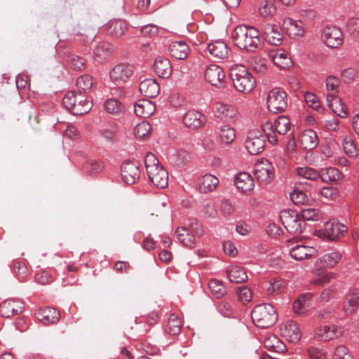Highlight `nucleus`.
Returning <instances> with one entry per match:
<instances>
[{
	"mask_svg": "<svg viewBox=\"0 0 359 359\" xmlns=\"http://www.w3.org/2000/svg\"><path fill=\"white\" fill-rule=\"evenodd\" d=\"M231 37L234 45L240 49L255 51L261 47L259 32L254 27L238 25L234 29Z\"/></svg>",
	"mask_w": 359,
	"mask_h": 359,
	"instance_id": "obj_1",
	"label": "nucleus"
},
{
	"mask_svg": "<svg viewBox=\"0 0 359 359\" xmlns=\"http://www.w3.org/2000/svg\"><path fill=\"white\" fill-rule=\"evenodd\" d=\"M229 76L235 89L241 93H250L256 86V81L243 65H236L229 69Z\"/></svg>",
	"mask_w": 359,
	"mask_h": 359,
	"instance_id": "obj_2",
	"label": "nucleus"
},
{
	"mask_svg": "<svg viewBox=\"0 0 359 359\" xmlns=\"http://www.w3.org/2000/svg\"><path fill=\"white\" fill-rule=\"evenodd\" d=\"M65 107L74 115H83L88 113L93 107V102L84 93L68 92L63 98Z\"/></svg>",
	"mask_w": 359,
	"mask_h": 359,
	"instance_id": "obj_3",
	"label": "nucleus"
},
{
	"mask_svg": "<svg viewBox=\"0 0 359 359\" xmlns=\"http://www.w3.org/2000/svg\"><path fill=\"white\" fill-rule=\"evenodd\" d=\"M255 325L261 328H269L273 325L278 319L275 308L270 304L256 306L251 313Z\"/></svg>",
	"mask_w": 359,
	"mask_h": 359,
	"instance_id": "obj_4",
	"label": "nucleus"
},
{
	"mask_svg": "<svg viewBox=\"0 0 359 359\" xmlns=\"http://www.w3.org/2000/svg\"><path fill=\"white\" fill-rule=\"evenodd\" d=\"M291 128L290 119L286 116H280L276 119L273 123L266 121L262 124V128L270 144L275 145L278 143L277 132L280 135L286 134Z\"/></svg>",
	"mask_w": 359,
	"mask_h": 359,
	"instance_id": "obj_5",
	"label": "nucleus"
},
{
	"mask_svg": "<svg viewBox=\"0 0 359 359\" xmlns=\"http://www.w3.org/2000/svg\"><path fill=\"white\" fill-rule=\"evenodd\" d=\"M280 219L285 229L290 233L298 234L303 231L305 223L297 212L290 210L280 212Z\"/></svg>",
	"mask_w": 359,
	"mask_h": 359,
	"instance_id": "obj_6",
	"label": "nucleus"
},
{
	"mask_svg": "<svg viewBox=\"0 0 359 359\" xmlns=\"http://www.w3.org/2000/svg\"><path fill=\"white\" fill-rule=\"evenodd\" d=\"M267 106L270 111L277 114L284 111L287 107V96L280 88H274L268 93Z\"/></svg>",
	"mask_w": 359,
	"mask_h": 359,
	"instance_id": "obj_7",
	"label": "nucleus"
},
{
	"mask_svg": "<svg viewBox=\"0 0 359 359\" xmlns=\"http://www.w3.org/2000/svg\"><path fill=\"white\" fill-rule=\"evenodd\" d=\"M134 72L133 66L128 63L116 65L109 72V78L111 83L120 86L128 82Z\"/></svg>",
	"mask_w": 359,
	"mask_h": 359,
	"instance_id": "obj_8",
	"label": "nucleus"
},
{
	"mask_svg": "<svg viewBox=\"0 0 359 359\" xmlns=\"http://www.w3.org/2000/svg\"><path fill=\"white\" fill-rule=\"evenodd\" d=\"M265 137L257 130H250L246 136L245 147L252 155H257L262 153L265 147Z\"/></svg>",
	"mask_w": 359,
	"mask_h": 359,
	"instance_id": "obj_9",
	"label": "nucleus"
},
{
	"mask_svg": "<svg viewBox=\"0 0 359 359\" xmlns=\"http://www.w3.org/2000/svg\"><path fill=\"white\" fill-rule=\"evenodd\" d=\"M254 175L259 184H268L273 178L274 169L268 160L264 159L255 164Z\"/></svg>",
	"mask_w": 359,
	"mask_h": 359,
	"instance_id": "obj_10",
	"label": "nucleus"
},
{
	"mask_svg": "<svg viewBox=\"0 0 359 359\" xmlns=\"http://www.w3.org/2000/svg\"><path fill=\"white\" fill-rule=\"evenodd\" d=\"M215 111L216 116L225 123H234L240 118L238 109L232 104L217 103Z\"/></svg>",
	"mask_w": 359,
	"mask_h": 359,
	"instance_id": "obj_11",
	"label": "nucleus"
},
{
	"mask_svg": "<svg viewBox=\"0 0 359 359\" xmlns=\"http://www.w3.org/2000/svg\"><path fill=\"white\" fill-rule=\"evenodd\" d=\"M346 230L347 227L345 225L340 222L330 220L325 224L323 229L318 231V236L330 241H334L340 236H342Z\"/></svg>",
	"mask_w": 359,
	"mask_h": 359,
	"instance_id": "obj_12",
	"label": "nucleus"
},
{
	"mask_svg": "<svg viewBox=\"0 0 359 359\" xmlns=\"http://www.w3.org/2000/svg\"><path fill=\"white\" fill-rule=\"evenodd\" d=\"M322 39L325 44L331 48H339L344 41L342 32L335 26H328L323 29Z\"/></svg>",
	"mask_w": 359,
	"mask_h": 359,
	"instance_id": "obj_13",
	"label": "nucleus"
},
{
	"mask_svg": "<svg viewBox=\"0 0 359 359\" xmlns=\"http://www.w3.org/2000/svg\"><path fill=\"white\" fill-rule=\"evenodd\" d=\"M123 180L128 184H133L139 179L140 170L137 162L127 161L121 168Z\"/></svg>",
	"mask_w": 359,
	"mask_h": 359,
	"instance_id": "obj_14",
	"label": "nucleus"
},
{
	"mask_svg": "<svg viewBox=\"0 0 359 359\" xmlns=\"http://www.w3.org/2000/svg\"><path fill=\"white\" fill-rule=\"evenodd\" d=\"M23 302L19 299H6L0 304V314L4 318H10L13 316L20 314L23 311Z\"/></svg>",
	"mask_w": 359,
	"mask_h": 359,
	"instance_id": "obj_15",
	"label": "nucleus"
},
{
	"mask_svg": "<svg viewBox=\"0 0 359 359\" xmlns=\"http://www.w3.org/2000/svg\"><path fill=\"white\" fill-rule=\"evenodd\" d=\"M281 335L290 343H297L302 337V332L297 324L292 320H287L281 325Z\"/></svg>",
	"mask_w": 359,
	"mask_h": 359,
	"instance_id": "obj_16",
	"label": "nucleus"
},
{
	"mask_svg": "<svg viewBox=\"0 0 359 359\" xmlns=\"http://www.w3.org/2000/svg\"><path fill=\"white\" fill-rule=\"evenodd\" d=\"M205 79L211 85L217 87L224 83L225 74L219 66L212 64L210 65L205 69Z\"/></svg>",
	"mask_w": 359,
	"mask_h": 359,
	"instance_id": "obj_17",
	"label": "nucleus"
},
{
	"mask_svg": "<svg viewBox=\"0 0 359 359\" xmlns=\"http://www.w3.org/2000/svg\"><path fill=\"white\" fill-rule=\"evenodd\" d=\"M205 116L195 109L189 110L183 116L184 126L191 129L200 128L205 125Z\"/></svg>",
	"mask_w": 359,
	"mask_h": 359,
	"instance_id": "obj_18",
	"label": "nucleus"
},
{
	"mask_svg": "<svg viewBox=\"0 0 359 359\" xmlns=\"http://www.w3.org/2000/svg\"><path fill=\"white\" fill-rule=\"evenodd\" d=\"M147 174L149 180L156 187L163 189L168 186V173L162 165L151 170Z\"/></svg>",
	"mask_w": 359,
	"mask_h": 359,
	"instance_id": "obj_19",
	"label": "nucleus"
},
{
	"mask_svg": "<svg viewBox=\"0 0 359 359\" xmlns=\"http://www.w3.org/2000/svg\"><path fill=\"white\" fill-rule=\"evenodd\" d=\"M104 29L107 33L113 37H121L128 30L127 22L121 19H113L104 25Z\"/></svg>",
	"mask_w": 359,
	"mask_h": 359,
	"instance_id": "obj_20",
	"label": "nucleus"
},
{
	"mask_svg": "<svg viewBox=\"0 0 359 359\" xmlns=\"http://www.w3.org/2000/svg\"><path fill=\"white\" fill-rule=\"evenodd\" d=\"M36 317L42 323L49 325L57 323L60 320V314L55 309L46 306L38 311Z\"/></svg>",
	"mask_w": 359,
	"mask_h": 359,
	"instance_id": "obj_21",
	"label": "nucleus"
},
{
	"mask_svg": "<svg viewBox=\"0 0 359 359\" xmlns=\"http://www.w3.org/2000/svg\"><path fill=\"white\" fill-rule=\"evenodd\" d=\"M263 32L266 40L273 46H279L283 42V34L278 25L268 23L264 26Z\"/></svg>",
	"mask_w": 359,
	"mask_h": 359,
	"instance_id": "obj_22",
	"label": "nucleus"
},
{
	"mask_svg": "<svg viewBox=\"0 0 359 359\" xmlns=\"http://www.w3.org/2000/svg\"><path fill=\"white\" fill-rule=\"evenodd\" d=\"M299 143L305 150H312L318 144V137L316 133L311 130H304L299 137Z\"/></svg>",
	"mask_w": 359,
	"mask_h": 359,
	"instance_id": "obj_23",
	"label": "nucleus"
},
{
	"mask_svg": "<svg viewBox=\"0 0 359 359\" xmlns=\"http://www.w3.org/2000/svg\"><path fill=\"white\" fill-rule=\"evenodd\" d=\"M156 110L154 102L147 99L137 100L134 104L135 114L141 118H148L151 116Z\"/></svg>",
	"mask_w": 359,
	"mask_h": 359,
	"instance_id": "obj_24",
	"label": "nucleus"
},
{
	"mask_svg": "<svg viewBox=\"0 0 359 359\" xmlns=\"http://www.w3.org/2000/svg\"><path fill=\"white\" fill-rule=\"evenodd\" d=\"M341 334V332L337 326L332 325L319 327L315 334L318 340L327 341L339 337Z\"/></svg>",
	"mask_w": 359,
	"mask_h": 359,
	"instance_id": "obj_25",
	"label": "nucleus"
},
{
	"mask_svg": "<svg viewBox=\"0 0 359 359\" xmlns=\"http://www.w3.org/2000/svg\"><path fill=\"white\" fill-rule=\"evenodd\" d=\"M234 183L236 188L245 194L252 191L255 187L252 176L245 172L237 174L235 177Z\"/></svg>",
	"mask_w": 359,
	"mask_h": 359,
	"instance_id": "obj_26",
	"label": "nucleus"
},
{
	"mask_svg": "<svg viewBox=\"0 0 359 359\" xmlns=\"http://www.w3.org/2000/svg\"><path fill=\"white\" fill-rule=\"evenodd\" d=\"M113 50L112 44L107 41H102L93 49L94 59L98 62H104L110 57Z\"/></svg>",
	"mask_w": 359,
	"mask_h": 359,
	"instance_id": "obj_27",
	"label": "nucleus"
},
{
	"mask_svg": "<svg viewBox=\"0 0 359 359\" xmlns=\"http://www.w3.org/2000/svg\"><path fill=\"white\" fill-rule=\"evenodd\" d=\"M283 27L291 38L302 36L304 34L303 23L287 18L283 20Z\"/></svg>",
	"mask_w": 359,
	"mask_h": 359,
	"instance_id": "obj_28",
	"label": "nucleus"
},
{
	"mask_svg": "<svg viewBox=\"0 0 359 359\" xmlns=\"http://www.w3.org/2000/svg\"><path fill=\"white\" fill-rule=\"evenodd\" d=\"M189 51L188 44L183 41H173L169 46L170 55L177 60H185Z\"/></svg>",
	"mask_w": 359,
	"mask_h": 359,
	"instance_id": "obj_29",
	"label": "nucleus"
},
{
	"mask_svg": "<svg viewBox=\"0 0 359 359\" xmlns=\"http://www.w3.org/2000/svg\"><path fill=\"white\" fill-rule=\"evenodd\" d=\"M289 252L292 258L301 261L314 256L316 250L311 246L296 245L290 249Z\"/></svg>",
	"mask_w": 359,
	"mask_h": 359,
	"instance_id": "obj_30",
	"label": "nucleus"
},
{
	"mask_svg": "<svg viewBox=\"0 0 359 359\" xmlns=\"http://www.w3.org/2000/svg\"><path fill=\"white\" fill-rule=\"evenodd\" d=\"M219 180L217 177L205 174L198 180L197 187L201 193H208L214 191L219 184Z\"/></svg>",
	"mask_w": 359,
	"mask_h": 359,
	"instance_id": "obj_31",
	"label": "nucleus"
},
{
	"mask_svg": "<svg viewBox=\"0 0 359 359\" xmlns=\"http://www.w3.org/2000/svg\"><path fill=\"white\" fill-rule=\"evenodd\" d=\"M210 54L217 59H224L228 56L229 48L227 44L222 40H216L207 46Z\"/></svg>",
	"mask_w": 359,
	"mask_h": 359,
	"instance_id": "obj_32",
	"label": "nucleus"
},
{
	"mask_svg": "<svg viewBox=\"0 0 359 359\" xmlns=\"http://www.w3.org/2000/svg\"><path fill=\"white\" fill-rule=\"evenodd\" d=\"M139 90L145 97H155L160 92V86L154 79H147L140 83Z\"/></svg>",
	"mask_w": 359,
	"mask_h": 359,
	"instance_id": "obj_33",
	"label": "nucleus"
},
{
	"mask_svg": "<svg viewBox=\"0 0 359 359\" xmlns=\"http://www.w3.org/2000/svg\"><path fill=\"white\" fill-rule=\"evenodd\" d=\"M154 69L156 74L161 78H168L172 70L170 60L163 56H159L155 60Z\"/></svg>",
	"mask_w": 359,
	"mask_h": 359,
	"instance_id": "obj_34",
	"label": "nucleus"
},
{
	"mask_svg": "<svg viewBox=\"0 0 359 359\" xmlns=\"http://www.w3.org/2000/svg\"><path fill=\"white\" fill-rule=\"evenodd\" d=\"M217 134L219 142L224 145H230L236 140V130L229 125H222L217 128Z\"/></svg>",
	"mask_w": 359,
	"mask_h": 359,
	"instance_id": "obj_35",
	"label": "nucleus"
},
{
	"mask_svg": "<svg viewBox=\"0 0 359 359\" xmlns=\"http://www.w3.org/2000/svg\"><path fill=\"white\" fill-rule=\"evenodd\" d=\"M273 63L280 69H287L292 65V60L289 54L284 50H277L271 53Z\"/></svg>",
	"mask_w": 359,
	"mask_h": 359,
	"instance_id": "obj_36",
	"label": "nucleus"
},
{
	"mask_svg": "<svg viewBox=\"0 0 359 359\" xmlns=\"http://www.w3.org/2000/svg\"><path fill=\"white\" fill-rule=\"evenodd\" d=\"M177 241L184 246L193 248L195 247L196 239L190 231L184 226H179L176 231Z\"/></svg>",
	"mask_w": 359,
	"mask_h": 359,
	"instance_id": "obj_37",
	"label": "nucleus"
},
{
	"mask_svg": "<svg viewBox=\"0 0 359 359\" xmlns=\"http://www.w3.org/2000/svg\"><path fill=\"white\" fill-rule=\"evenodd\" d=\"M104 108L107 113L116 116H121L125 112V106L117 99L110 98L107 100Z\"/></svg>",
	"mask_w": 359,
	"mask_h": 359,
	"instance_id": "obj_38",
	"label": "nucleus"
},
{
	"mask_svg": "<svg viewBox=\"0 0 359 359\" xmlns=\"http://www.w3.org/2000/svg\"><path fill=\"white\" fill-rule=\"evenodd\" d=\"M104 163L102 161L91 159L86 161L82 165V170L88 175L95 176L102 172Z\"/></svg>",
	"mask_w": 359,
	"mask_h": 359,
	"instance_id": "obj_39",
	"label": "nucleus"
},
{
	"mask_svg": "<svg viewBox=\"0 0 359 359\" xmlns=\"http://www.w3.org/2000/svg\"><path fill=\"white\" fill-rule=\"evenodd\" d=\"M95 84L94 78L89 74H83L76 79V86L79 93L86 95Z\"/></svg>",
	"mask_w": 359,
	"mask_h": 359,
	"instance_id": "obj_40",
	"label": "nucleus"
},
{
	"mask_svg": "<svg viewBox=\"0 0 359 359\" xmlns=\"http://www.w3.org/2000/svg\"><path fill=\"white\" fill-rule=\"evenodd\" d=\"M342 258V254L339 251H334L325 254L320 259L321 266L324 268H334Z\"/></svg>",
	"mask_w": 359,
	"mask_h": 359,
	"instance_id": "obj_41",
	"label": "nucleus"
},
{
	"mask_svg": "<svg viewBox=\"0 0 359 359\" xmlns=\"http://www.w3.org/2000/svg\"><path fill=\"white\" fill-rule=\"evenodd\" d=\"M228 278L231 282L241 283L248 280V276L242 267L232 266L228 269Z\"/></svg>",
	"mask_w": 359,
	"mask_h": 359,
	"instance_id": "obj_42",
	"label": "nucleus"
},
{
	"mask_svg": "<svg viewBox=\"0 0 359 359\" xmlns=\"http://www.w3.org/2000/svg\"><path fill=\"white\" fill-rule=\"evenodd\" d=\"M341 172L336 168L330 167L325 169H322L319 177L322 180L327 183L334 182L339 180L341 178Z\"/></svg>",
	"mask_w": 359,
	"mask_h": 359,
	"instance_id": "obj_43",
	"label": "nucleus"
},
{
	"mask_svg": "<svg viewBox=\"0 0 359 359\" xmlns=\"http://www.w3.org/2000/svg\"><path fill=\"white\" fill-rule=\"evenodd\" d=\"M275 3V0H260L259 6V13L260 15L262 17L273 15L276 12Z\"/></svg>",
	"mask_w": 359,
	"mask_h": 359,
	"instance_id": "obj_44",
	"label": "nucleus"
},
{
	"mask_svg": "<svg viewBox=\"0 0 359 359\" xmlns=\"http://www.w3.org/2000/svg\"><path fill=\"white\" fill-rule=\"evenodd\" d=\"M182 323L175 315L171 314L168 319L166 332L170 335H177L181 332Z\"/></svg>",
	"mask_w": 359,
	"mask_h": 359,
	"instance_id": "obj_45",
	"label": "nucleus"
},
{
	"mask_svg": "<svg viewBox=\"0 0 359 359\" xmlns=\"http://www.w3.org/2000/svg\"><path fill=\"white\" fill-rule=\"evenodd\" d=\"M208 286L212 294L217 299L221 298L226 293V287L219 280H211L209 282Z\"/></svg>",
	"mask_w": 359,
	"mask_h": 359,
	"instance_id": "obj_46",
	"label": "nucleus"
},
{
	"mask_svg": "<svg viewBox=\"0 0 359 359\" xmlns=\"http://www.w3.org/2000/svg\"><path fill=\"white\" fill-rule=\"evenodd\" d=\"M300 217L304 222L318 221L323 217V214L319 209L305 208L300 211Z\"/></svg>",
	"mask_w": 359,
	"mask_h": 359,
	"instance_id": "obj_47",
	"label": "nucleus"
},
{
	"mask_svg": "<svg viewBox=\"0 0 359 359\" xmlns=\"http://www.w3.org/2000/svg\"><path fill=\"white\" fill-rule=\"evenodd\" d=\"M296 175L305 180H316L319 177V173L312 168L301 167L295 169Z\"/></svg>",
	"mask_w": 359,
	"mask_h": 359,
	"instance_id": "obj_48",
	"label": "nucleus"
},
{
	"mask_svg": "<svg viewBox=\"0 0 359 359\" xmlns=\"http://www.w3.org/2000/svg\"><path fill=\"white\" fill-rule=\"evenodd\" d=\"M151 130V126L149 122L143 121L137 123L134 128V135L137 139L141 140L148 136Z\"/></svg>",
	"mask_w": 359,
	"mask_h": 359,
	"instance_id": "obj_49",
	"label": "nucleus"
},
{
	"mask_svg": "<svg viewBox=\"0 0 359 359\" xmlns=\"http://www.w3.org/2000/svg\"><path fill=\"white\" fill-rule=\"evenodd\" d=\"M342 144L344 150L347 156L350 158L357 156L358 149L351 137L345 136L343 139Z\"/></svg>",
	"mask_w": 359,
	"mask_h": 359,
	"instance_id": "obj_50",
	"label": "nucleus"
},
{
	"mask_svg": "<svg viewBox=\"0 0 359 359\" xmlns=\"http://www.w3.org/2000/svg\"><path fill=\"white\" fill-rule=\"evenodd\" d=\"M283 287V281L278 278H275L269 282V286L266 288L268 294L274 295L282 292Z\"/></svg>",
	"mask_w": 359,
	"mask_h": 359,
	"instance_id": "obj_51",
	"label": "nucleus"
},
{
	"mask_svg": "<svg viewBox=\"0 0 359 359\" xmlns=\"http://www.w3.org/2000/svg\"><path fill=\"white\" fill-rule=\"evenodd\" d=\"M158 315L156 313H150L147 318H143L139 323L141 325H142L144 328L140 330V332L142 334H146L149 332L152 325L157 321Z\"/></svg>",
	"mask_w": 359,
	"mask_h": 359,
	"instance_id": "obj_52",
	"label": "nucleus"
},
{
	"mask_svg": "<svg viewBox=\"0 0 359 359\" xmlns=\"http://www.w3.org/2000/svg\"><path fill=\"white\" fill-rule=\"evenodd\" d=\"M359 307V296H351L347 303L344 304V311L346 315H351Z\"/></svg>",
	"mask_w": 359,
	"mask_h": 359,
	"instance_id": "obj_53",
	"label": "nucleus"
},
{
	"mask_svg": "<svg viewBox=\"0 0 359 359\" xmlns=\"http://www.w3.org/2000/svg\"><path fill=\"white\" fill-rule=\"evenodd\" d=\"M334 278V274L332 272H323L319 273L315 278L311 280V284L315 285H324Z\"/></svg>",
	"mask_w": 359,
	"mask_h": 359,
	"instance_id": "obj_54",
	"label": "nucleus"
},
{
	"mask_svg": "<svg viewBox=\"0 0 359 359\" xmlns=\"http://www.w3.org/2000/svg\"><path fill=\"white\" fill-rule=\"evenodd\" d=\"M346 29L350 35L353 37H359V18H349L346 23Z\"/></svg>",
	"mask_w": 359,
	"mask_h": 359,
	"instance_id": "obj_55",
	"label": "nucleus"
},
{
	"mask_svg": "<svg viewBox=\"0 0 359 359\" xmlns=\"http://www.w3.org/2000/svg\"><path fill=\"white\" fill-rule=\"evenodd\" d=\"M13 272L19 279L25 278L28 274V269L26 264L20 261L13 262Z\"/></svg>",
	"mask_w": 359,
	"mask_h": 359,
	"instance_id": "obj_56",
	"label": "nucleus"
},
{
	"mask_svg": "<svg viewBox=\"0 0 359 359\" xmlns=\"http://www.w3.org/2000/svg\"><path fill=\"white\" fill-rule=\"evenodd\" d=\"M340 81L339 79L333 75L328 76L325 79V86L327 92L338 93Z\"/></svg>",
	"mask_w": 359,
	"mask_h": 359,
	"instance_id": "obj_57",
	"label": "nucleus"
},
{
	"mask_svg": "<svg viewBox=\"0 0 359 359\" xmlns=\"http://www.w3.org/2000/svg\"><path fill=\"white\" fill-rule=\"evenodd\" d=\"M144 164L147 173L151 170L161 166L156 156L150 152L147 153L145 156Z\"/></svg>",
	"mask_w": 359,
	"mask_h": 359,
	"instance_id": "obj_58",
	"label": "nucleus"
},
{
	"mask_svg": "<svg viewBox=\"0 0 359 359\" xmlns=\"http://www.w3.org/2000/svg\"><path fill=\"white\" fill-rule=\"evenodd\" d=\"M304 100L308 106L316 111L320 109V104L316 95L312 93L306 92L304 93Z\"/></svg>",
	"mask_w": 359,
	"mask_h": 359,
	"instance_id": "obj_59",
	"label": "nucleus"
},
{
	"mask_svg": "<svg viewBox=\"0 0 359 359\" xmlns=\"http://www.w3.org/2000/svg\"><path fill=\"white\" fill-rule=\"evenodd\" d=\"M332 359H352V356L345 346L339 345L335 348Z\"/></svg>",
	"mask_w": 359,
	"mask_h": 359,
	"instance_id": "obj_60",
	"label": "nucleus"
},
{
	"mask_svg": "<svg viewBox=\"0 0 359 359\" xmlns=\"http://www.w3.org/2000/svg\"><path fill=\"white\" fill-rule=\"evenodd\" d=\"M251 65L254 70L258 73H264L268 69L265 60L261 57H254L251 61Z\"/></svg>",
	"mask_w": 359,
	"mask_h": 359,
	"instance_id": "obj_61",
	"label": "nucleus"
},
{
	"mask_svg": "<svg viewBox=\"0 0 359 359\" xmlns=\"http://www.w3.org/2000/svg\"><path fill=\"white\" fill-rule=\"evenodd\" d=\"M69 63L72 69L81 70L85 67V60L78 55H72L69 58Z\"/></svg>",
	"mask_w": 359,
	"mask_h": 359,
	"instance_id": "obj_62",
	"label": "nucleus"
},
{
	"mask_svg": "<svg viewBox=\"0 0 359 359\" xmlns=\"http://www.w3.org/2000/svg\"><path fill=\"white\" fill-rule=\"evenodd\" d=\"M290 198L294 204L298 205L304 204L307 201L305 193L300 190H294L292 191L290 193Z\"/></svg>",
	"mask_w": 359,
	"mask_h": 359,
	"instance_id": "obj_63",
	"label": "nucleus"
},
{
	"mask_svg": "<svg viewBox=\"0 0 359 359\" xmlns=\"http://www.w3.org/2000/svg\"><path fill=\"white\" fill-rule=\"evenodd\" d=\"M236 294L240 301L243 303L249 302L252 297V292L247 287H240L237 292Z\"/></svg>",
	"mask_w": 359,
	"mask_h": 359,
	"instance_id": "obj_64",
	"label": "nucleus"
}]
</instances>
